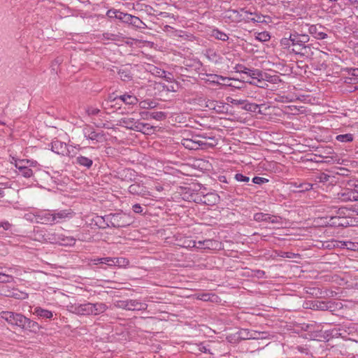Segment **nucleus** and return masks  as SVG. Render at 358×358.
<instances>
[{
  "mask_svg": "<svg viewBox=\"0 0 358 358\" xmlns=\"http://www.w3.org/2000/svg\"><path fill=\"white\" fill-rule=\"evenodd\" d=\"M100 220L106 224V226L101 225V227L103 229L106 227L121 228L130 224L128 215L121 213L106 215L100 217Z\"/></svg>",
  "mask_w": 358,
  "mask_h": 358,
  "instance_id": "1",
  "label": "nucleus"
},
{
  "mask_svg": "<svg viewBox=\"0 0 358 358\" xmlns=\"http://www.w3.org/2000/svg\"><path fill=\"white\" fill-rule=\"evenodd\" d=\"M310 37L308 34H290L289 38L282 40V44L290 48L291 45L296 48H292V51L296 54L300 53L303 49H306V43L309 41Z\"/></svg>",
  "mask_w": 358,
  "mask_h": 358,
  "instance_id": "2",
  "label": "nucleus"
},
{
  "mask_svg": "<svg viewBox=\"0 0 358 358\" xmlns=\"http://www.w3.org/2000/svg\"><path fill=\"white\" fill-rule=\"evenodd\" d=\"M115 307L127 310H144L148 308V304L142 303L136 299L118 300L115 303Z\"/></svg>",
  "mask_w": 358,
  "mask_h": 358,
  "instance_id": "3",
  "label": "nucleus"
},
{
  "mask_svg": "<svg viewBox=\"0 0 358 358\" xmlns=\"http://www.w3.org/2000/svg\"><path fill=\"white\" fill-rule=\"evenodd\" d=\"M240 10L246 15L245 20L247 22H252L254 23H268L269 22V17L263 15L255 11L252 12L250 10H247L245 8H241Z\"/></svg>",
  "mask_w": 358,
  "mask_h": 358,
  "instance_id": "4",
  "label": "nucleus"
},
{
  "mask_svg": "<svg viewBox=\"0 0 358 358\" xmlns=\"http://www.w3.org/2000/svg\"><path fill=\"white\" fill-rule=\"evenodd\" d=\"M308 33L317 40H322L327 38V29L320 24H306Z\"/></svg>",
  "mask_w": 358,
  "mask_h": 358,
  "instance_id": "5",
  "label": "nucleus"
},
{
  "mask_svg": "<svg viewBox=\"0 0 358 358\" xmlns=\"http://www.w3.org/2000/svg\"><path fill=\"white\" fill-rule=\"evenodd\" d=\"M336 198L342 202L357 201V192L348 187L343 188L336 194Z\"/></svg>",
  "mask_w": 358,
  "mask_h": 358,
  "instance_id": "6",
  "label": "nucleus"
},
{
  "mask_svg": "<svg viewBox=\"0 0 358 358\" xmlns=\"http://www.w3.org/2000/svg\"><path fill=\"white\" fill-rule=\"evenodd\" d=\"M24 321V324L21 329L23 331L36 334L42 329V327L37 322L32 320L29 317H26Z\"/></svg>",
  "mask_w": 358,
  "mask_h": 358,
  "instance_id": "7",
  "label": "nucleus"
},
{
  "mask_svg": "<svg viewBox=\"0 0 358 358\" xmlns=\"http://www.w3.org/2000/svg\"><path fill=\"white\" fill-rule=\"evenodd\" d=\"M83 134L85 138L96 142L102 141L104 136L103 132H96L95 129L91 127H85L83 129Z\"/></svg>",
  "mask_w": 358,
  "mask_h": 358,
  "instance_id": "8",
  "label": "nucleus"
},
{
  "mask_svg": "<svg viewBox=\"0 0 358 358\" xmlns=\"http://www.w3.org/2000/svg\"><path fill=\"white\" fill-rule=\"evenodd\" d=\"M227 101L235 105H241L242 108L251 112H255L258 108V105L248 103L246 100L234 99L231 97H227Z\"/></svg>",
  "mask_w": 358,
  "mask_h": 358,
  "instance_id": "9",
  "label": "nucleus"
},
{
  "mask_svg": "<svg viewBox=\"0 0 358 358\" xmlns=\"http://www.w3.org/2000/svg\"><path fill=\"white\" fill-rule=\"evenodd\" d=\"M53 210H43L36 215L38 222L45 224H54Z\"/></svg>",
  "mask_w": 358,
  "mask_h": 358,
  "instance_id": "10",
  "label": "nucleus"
},
{
  "mask_svg": "<svg viewBox=\"0 0 358 358\" xmlns=\"http://www.w3.org/2000/svg\"><path fill=\"white\" fill-rule=\"evenodd\" d=\"M73 312L80 315H90L92 314V303L75 304L72 306Z\"/></svg>",
  "mask_w": 358,
  "mask_h": 358,
  "instance_id": "11",
  "label": "nucleus"
},
{
  "mask_svg": "<svg viewBox=\"0 0 358 358\" xmlns=\"http://www.w3.org/2000/svg\"><path fill=\"white\" fill-rule=\"evenodd\" d=\"M324 159L322 162L327 163H334L338 161V157L331 148H327L324 150L322 154L320 155Z\"/></svg>",
  "mask_w": 358,
  "mask_h": 358,
  "instance_id": "12",
  "label": "nucleus"
},
{
  "mask_svg": "<svg viewBox=\"0 0 358 358\" xmlns=\"http://www.w3.org/2000/svg\"><path fill=\"white\" fill-rule=\"evenodd\" d=\"M113 94H114L110 95L109 97L112 101H122L126 104H128V105H134L138 101L137 98L133 95L124 94V95L113 96Z\"/></svg>",
  "mask_w": 358,
  "mask_h": 358,
  "instance_id": "13",
  "label": "nucleus"
},
{
  "mask_svg": "<svg viewBox=\"0 0 358 358\" xmlns=\"http://www.w3.org/2000/svg\"><path fill=\"white\" fill-rule=\"evenodd\" d=\"M129 192L132 194L145 196L148 195V190L146 187L141 183H134L129 187Z\"/></svg>",
  "mask_w": 358,
  "mask_h": 358,
  "instance_id": "14",
  "label": "nucleus"
},
{
  "mask_svg": "<svg viewBox=\"0 0 358 358\" xmlns=\"http://www.w3.org/2000/svg\"><path fill=\"white\" fill-rule=\"evenodd\" d=\"M328 225L334 227H348L350 225L348 220L346 217L341 216L331 217L327 222Z\"/></svg>",
  "mask_w": 358,
  "mask_h": 358,
  "instance_id": "15",
  "label": "nucleus"
},
{
  "mask_svg": "<svg viewBox=\"0 0 358 358\" xmlns=\"http://www.w3.org/2000/svg\"><path fill=\"white\" fill-rule=\"evenodd\" d=\"M73 212L71 209L62 210L59 211L53 210L54 223L64 220L66 218L73 217Z\"/></svg>",
  "mask_w": 358,
  "mask_h": 358,
  "instance_id": "16",
  "label": "nucleus"
},
{
  "mask_svg": "<svg viewBox=\"0 0 358 358\" xmlns=\"http://www.w3.org/2000/svg\"><path fill=\"white\" fill-rule=\"evenodd\" d=\"M150 71L152 75L159 78H164L166 80H171L173 79V75L171 73L166 72L157 66H150Z\"/></svg>",
  "mask_w": 358,
  "mask_h": 358,
  "instance_id": "17",
  "label": "nucleus"
},
{
  "mask_svg": "<svg viewBox=\"0 0 358 358\" xmlns=\"http://www.w3.org/2000/svg\"><path fill=\"white\" fill-rule=\"evenodd\" d=\"M120 178L124 181L131 182L136 179V172L131 169H124L120 173Z\"/></svg>",
  "mask_w": 358,
  "mask_h": 358,
  "instance_id": "18",
  "label": "nucleus"
},
{
  "mask_svg": "<svg viewBox=\"0 0 358 358\" xmlns=\"http://www.w3.org/2000/svg\"><path fill=\"white\" fill-rule=\"evenodd\" d=\"M51 149L54 152L64 155L67 150V145L66 143L56 140L52 142Z\"/></svg>",
  "mask_w": 358,
  "mask_h": 358,
  "instance_id": "19",
  "label": "nucleus"
},
{
  "mask_svg": "<svg viewBox=\"0 0 358 358\" xmlns=\"http://www.w3.org/2000/svg\"><path fill=\"white\" fill-rule=\"evenodd\" d=\"M33 314L37 316L38 318L42 319H51L53 317V313L52 311L44 309L39 306L34 308Z\"/></svg>",
  "mask_w": 358,
  "mask_h": 358,
  "instance_id": "20",
  "label": "nucleus"
},
{
  "mask_svg": "<svg viewBox=\"0 0 358 358\" xmlns=\"http://www.w3.org/2000/svg\"><path fill=\"white\" fill-rule=\"evenodd\" d=\"M60 232L57 231H45L42 234L43 241L51 243H57L59 238Z\"/></svg>",
  "mask_w": 358,
  "mask_h": 358,
  "instance_id": "21",
  "label": "nucleus"
},
{
  "mask_svg": "<svg viewBox=\"0 0 358 358\" xmlns=\"http://www.w3.org/2000/svg\"><path fill=\"white\" fill-rule=\"evenodd\" d=\"M275 216H271L269 214H266L263 213H257L254 215L253 219L257 222H268L271 223H276L277 221L275 220Z\"/></svg>",
  "mask_w": 358,
  "mask_h": 358,
  "instance_id": "22",
  "label": "nucleus"
},
{
  "mask_svg": "<svg viewBox=\"0 0 358 358\" xmlns=\"http://www.w3.org/2000/svg\"><path fill=\"white\" fill-rule=\"evenodd\" d=\"M22 163H15V166L17 169L18 175H21L24 178H30L33 176V171L30 169V166H23L21 165Z\"/></svg>",
  "mask_w": 358,
  "mask_h": 358,
  "instance_id": "23",
  "label": "nucleus"
},
{
  "mask_svg": "<svg viewBox=\"0 0 358 358\" xmlns=\"http://www.w3.org/2000/svg\"><path fill=\"white\" fill-rule=\"evenodd\" d=\"M57 243L64 246H72L76 243V238L72 236H66L62 233H60Z\"/></svg>",
  "mask_w": 358,
  "mask_h": 358,
  "instance_id": "24",
  "label": "nucleus"
},
{
  "mask_svg": "<svg viewBox=\"0 0 358 358\" xmlns=\"http://www.w3.org/2000/svg\"><path fill=\"white\" fill-rule=\"evenodd\" d=\"M16 314L17 313L12 311H1L0 313V317L1 319L4 320L8 324L12 326L14 322Z\"/></svg>",
  "mask_w": 358,
  "mask_h": 358,
  "instance_id": "25",
  "label": "nucleus"
},
{
  "mask_svg": "<svg viewBox=\"0 0 358 358\" xmlns=\"http://www.w3.org/2000/svg\"><path fill=\"white\" fill-rule=\"evenodd\" d=\"M92 315H97L104 313L108 309V306L104 303H92Z\"/></svg>",
  "mask_w": 358,
  "mask_h": 358,
  "instance_id": "26",
  "label": "nucleus"
},
{
  "mask_svg": "<svg viewBox=\"0 0 358 358\" xmlns=\"http://www.w3.org/2000/svg\"><path fill=\"white\" fill-rule=\"evenodd\" d=\"M197 137H199V136H196L194 137V141H195V143H198V145L199 144V148H213L214 146L216 145L217 144V142H216V140L215 138V137H208V139L213 141V143H207V142H205L203 141H201V140H199V139H197L196 138ZM197 145V143H196Z\"/></svg>",
  "mask_w": 358,
  "mask_h": 358,
  "instance_id": "27",
  "label": "nucleus"
},
{
  "mask_svg": "<svg viewBox=\"0 0 358 358\" xmlns=\"http://www.w3.org/2000/svg\"><path fill=\"white\" fill-rule=\"evenodd\" d=\"M76 164H78V165L84 166L87 169H90L93 164V161L92 159L82 155L78 156L76 159Z\"/></svg>",
  "mask_w": 358,
  "mask_h": 358,
  "instance_id": "28",
  "label": "nucleus"
},
{
  "mask_svg": "<svg viewBox=\"0 0 358 358\" xmlns=\"http://www.w3.org/2000/svg\"><path fill=\"white\" fill-rule=\"evenodd\" d=\"M118 75L121 80L124 81L129 80L131 79V74L128 67H122L118 71Z\"/></svg>",
  "mask_w": 358,
  "mask_h": 358,
  "instance_id": "29",
  "label": "nucleus"
},
{
  "mask_svg": "<svg viewBox=\"0 0 358 358\" xmlns=\"http://www.w3.org/2000/svg\"><path fill=\"white\" fill-rule=\"evenodd\" d=\"M128 24H131L137 28H144L146 27V24L139 17L132 15Z\"/></svg>",
  "mask_w": 358,
  "mask_h": 358,
  "instance_id": "30",
  "label": "nucleus"
},
{
  "mask_svg": "<svg viewBox=\"0 0 358 358\" xmlns=\"http://www.w3.org/2000/svg\"><path fill=\"white\" fill-rule=\"evenodd\" d=\"M26 317H27L22 313H17L12 327H17L21 329L24 322V320L26 319Z\"/></svg>",
  "mask_w": 358,
  "mask_h": 358,
  "instance_id": "31",
  "label": "nucleus"
},
{
  "mask_svg": "<svg viewBox=\"0 0 358 358\" xmlns=\"http://www.w3.org/2000/svg\"><path fill=\"white\" fill-rule=\"evenodd\" d=\"M196 143H195L194 139H183L182 140V145L187 149L189 150H197L199 148V144L196 145Z\"/></svg>",
  "mask_w": 358,
  "mask_h": 358,
  "instance_id": "32",
  "label": "nucleus"
},
{
  "mask_svg": "<svg viewBox=\"0 0 358 358\" xmlns=\"http://www.w3.org/2000/svg\"><path fill=\"white\" fill-rule=\"evenodd\" d=\"M336 139L342 143L352 142L354 139V135L352 134H339L336 136Z\"/></svg>",
  "mask_w": 358,
  "mask_h": 358,
  "instance_id": "33",
  "label": "nucleus"
},
{
  "mask_svg": "<svg viewBox=\"0 0 358 358\" xmlns=\"http://www.w3.org/2000/svg\"><path fill=\"white\" fill-rule=\"evenodd\" d=\"M212 36L216 39L221 40L222 41H226L229 39L228 36L225 33L218 29H213L212 31Z\"/></svg>",
  "mask_w": 358,
  "mask_h": 358,
  "instance_id": "34",
  "label": "nucleus"
},
{
  "mask_svg": "<svg viewBox=\"0 0 358 358\" xmlns=\"http://www.w3.org/2000/svg\"><path fill=\"white\" fill-rule=\"evenodd\" d=\"M136 120L131 117H124L120 120V123L129 129H132Z\"/></svg>",
  "mask_w": 358,
  "mask_h": 358,
  "instance_id": "35",
  "label": "nucleus"
},
{
  "mask_svg": "<svg viewBox=\"0 0 358 358\" xmlns=\"http://www.w3.org/2000/svg\"><path fill=\"white\" fill-rule=\"evenodd\" d=\"M157 102L151 100H144L140 102V107L143 109H152L157 107Z\"/></svg>",
  "mask_w": 358,
  "mask_h": 358,
  "instance_id": "36",
  "label": "nucleus"
},
{
  "mask_svg": "<svg viewBox=\"0 0 358 358\" xmlns=\"http://www.w3.org/2000/svg\"><path fill=\"white\" fill-rule=\"evenodd\" d=\"M330 176L325 173H319L315 176V182L325 183L329 180Z\"/></svg>",
  "mask_w": 358,
  "mask_h": 358,
  "instance_id": "37",
  "label": "nucleus"
},
{
  "mask_svg": "<svg viewBox=\"0 0 358 358\" xmlns=\"http://www.w3.org/2000/svg\"><path fill=\"white\" fill-rule=\"evenodd\" d=\"M99 263L107 264L108 266H116V263L117 262V260H115V258L113 257H103L98 259Z\"/></svg>",
  "mask_w": 358,
  "mask_h": 358,
  "instance_id": "38",
  "label": "nucleus"
},
{
  "mask_svg": "<svg viewBox=\"0 0 358 358\" xmlns=\"http://www.w3.org/2000/svg\"><path fill=\"white\" fill-rule=\"evenodd\" d=\"M255 38L259 41L266 42L269 41V39L271 38V36L268 32L262 31L257 33L255 36Z\"/></svg>",
  "mask_w": 358,
  "mask_h": 358,
  "instance_id": "39",
  "label": "nucleus"
},
{
  "mask_svg": "<svg viewBox=\"0 0 358 358\" xmlns=\"http://www.w3.org/2000/svg\"><path fill=\"white\" fill-rule=\"evenodd\" d=\"M150 115L152 117V119L158 121L165 120L167 117V114L162 111L152 112V114Z\"/></svg>",
  "mask_w": 358,
  "mask_h": 358,
  "instance_id": "40",
  "label": "nucleus"
},
{
  "mask_svg": "<svg viewBox=\"0 0 358 358\" xmlns=\"http://www.w3.org/2000/svg\"><path fill=\"white\" fill-rule=\"evenodd\" d=\"M148 9H150L147 4L142 3L139 1L135 3L134 10L136 12H142L144 10H148Z\"/></svg>",
  "mask_w": 358,
  "mask_h": 358,
  "instance_id": "41",
  "label": "nucleus"
},
{
  "mask_svg": "<svg viewBox=\"0 0 358 358\" xmlns=\"http://www.w3.org/2000/svg\"><path fill=\"white\" fill-rule=\"evenodd\" d=\"M346 185L349 189H351L352 191L358 192V180L357 179H350L347 181Z\"/></svg>",
  "mask_w": 358,
  "mask_h": 358,
  "instance_id": "42",
  "label": "nucleus"
},
{
  "mask_svg": "<svg viewBox=\"0 0 358 358\" xmlns=\"http://www.w3.org/2000/svg\"><path fill=\"white\" fill-rule=\"evenodd\" d=\"M295 186L297 188H299V192H306V191H308V190H310V189H311L313 188V185L310 184V183H308V182L300 183L298 185L296 183Z\"/></svg>",
  "mask_w": 358,
  "mask_h": 358,
  "instance_id": "43",
  "label": "nucleus"
},
{
  "mask_svg": "<svg viewBox=\"0 0 358 358\" xmlns=\"http://www.w3.org/2000/svg\"><path fill=\"white\" fill-rule=\"evenodd\" d=\"M131 14H128V13L120 11V13L118 14L117 20H120L122 22L128 24L129 19L131 18Z\"/></svg>",
  "mask_w": 358,
  "mask_h": 358,
  "instance_id": "44",
  "label": "nucleus"
},
{
  "mask_svg": "<svg viewBox=\"0 0 358 358\" xmlns=\"http://www.w3.org/2000/svg\"><path fill=\"white\" fill-rule=\"evenodd\" d=\"M275 99L278 101H281V102H283V103H287V102H292L294 101V96L293 95L290 96V95H288V96H280V95H278V97L275 98Z\"/></svg>",
  "mask_w": 358,
  "mask_h": 358,
  "instance_id": "45",
  "label": "nucleus"
},
{
  "mask_svg": "<svg viewBox=\"0 0 358 358\" xmlns=\"http://www.w3.org/2000/svg\"><path fill=\"white\" fill-rule=\"evenodd\" d=\"M13 280V277L12 275L0 273V282L8 283L12 282Z\"/></svg>",
  "mask_w": 358,
  "mask_h": 358,
  "instance_id": "46",
  "label": "nucleus"
},
{
  "mask_svg": "<svg viewBox=\"0 0 358 358\" xmlns=\"http://www.w3.org/2000/svg\"><path fill=\"white\" fill-rule=\"evenodd\" d=\"M250 83H252V84H255L258 87H261V88H268V87H271L268 84H266V86L265 87L263 84H265V82L264 81H261L260 80H258L255 77H252V80L250 81Z\"/></svg>",
  "mask_w": 358,
  "mask_h": 358,
  "instance_id": "47",
  "label": "nucleus"
},
{
  "mask_svg": "<svg viewBox=\"0 0 358 358\" xmlns=\"http://www.w3.org/2000/svg\"><path fill=\"white\" fill-rule=\"evenodd\" d=\"M145 127V124H144L143 122H141L139 121H136L131 130L142 132L143 131V129Z\"/></svg>",
  "mask_w": 358,
  "mask_h": 358,
  "instance_id": "48",
  "label": "nucleus"
},
{
  "mask_svg": "<svg viewBox=\"0 0 358 358\" xmlns=\"http://www.w3.org/2000/svg\"><path fill=\"white\" fill-rule=\"evenodd\" d=\"M350 173V170L343 167L338 168V171H336V174L341 176H348Z\"/></svg>",
  "mask_w": 358,
  "mask_h": 358,
  "instance_id": "49",
  "label": "nucleus"
},
{
  "mask_svg": "<svg viewBox=\"0 0 358 358\" xmlns=\"http://www.w3.org/2000/svg\"><path fill=\"white\" fill-rule=\"evenodd\" d=\"M144 124H145V127H144L143 131H142L143 134H146V135H150V134H152L155 131V127L150 126L147 123H144Z\"/></svg>",
  "mask_w": 358,
  "mask_h": 358,
  "instance_id": "50",
  "label": "nucleus"
},
{
  "mask_svg": "<svg viewBox=\"0 0 358 358\" xmlns=\"http://www.w3.org/2000/svg\"><path fill=\"white\" fill-rule=\"evenodd\" d=\"M234 178L238 182H248L250 181L249 177L243 176L241 173H236Z\"/></svg>",
  "mask_w": 358,
  "mask_h": 358,
  "instance_id": "51",
  "label": "nucleus"
},
{
  "mask_svg": "<svg viewBox=\"0 0 358 358\" xmlns=\"http://www.w3.org/2000/svg\"><path fill=\"white\" fill-rule=\"evenodd\" d=\"M236 69H237V71H241V72H243V73H244L245 74L250 75L252 73V76H255L256 75V73H255V72L253 71H252L251 69L245 68V67H243V66H238L236 67Z\"/></svg>",
  "mask_w": 358,
  "mask_h": 358,
  "instance_id": "52",
  "label": "nucleus"
},
{
  "mask_svg": "<svg viewBox=\"0 0 358 358\" xmlns=\"http://www.w3.org/2000/svg\"><path fill=\"white\" fill-rule=\"evenodd\" d=\"M120 10H118L110 9L108 10L106 15L108 17L117 19Z\"/></svg>",
  "mask_w": 358,
  "mask_h": 358,
  "instance_id": "53",
  "label": "nucleus"
},
{
  "mask_svg": "<svg viewBox=\"0 0 358 358\" xmlns=\"http://www.w3.org/2000/svg\"><path fill=\"white\" fill-rule=\"evenodd\" d=\"M268 180L265 178L255 176L252 178V182L257 185H262L268 182Z\"/></svg>",
  "mask_w": 358,
  "mask_h": 358,
  "instance_id": "54",
  "label": "nucleus"
},
{
  "mask_svg": "<svg viewBox=\"0 0 358 358\" xmlns=\"http://www.w3.org/2000/svg\"><path fill=\"white\" fill-rule=\"evenodd\" d=\"M182 246L185 247V248H194V246H195V241H192V240H189V239H186V240L184 241V242L182 243Z\"/></svg>",
  "mask_w": 358,
  "mask_h": 358,
  "instance_id": "55",
  "label": "nucleus"
},
{
  "mask_svg": "<svg viewBox=\"0 0 358 358\" xmlns=\"http://www.w3.org/2000/svg\"><path fill=\"white\" fill-rule=\"evenodd\" d=\"M132 210L136 213H138V214H143V208L138 203L134 204L132 206Z\"/></svg>",
  "mask_w": 358,
  "mask_h": 358,
  "instance_id": "56",
  "label": "nucleus"
},
{
  "mask_svg": "<svg viewBox=\"0 0 358 358\" xmlns=\"http://www.w3.org/2000/svg\"><path fill=\"white\" fill-rule=\"evenodd\" d=\"M115 260H117L118 263H116V266L127 265L129 264V261L125 258H115Z\"/></svg>",
  "mask_w": 358,
  "mask_h": 358,
  "instance_id": "57",
  "label": "nucleus"
},
{
  "mask_svg": "<svg viewBox=\"0 0 358 358\" xmlns=\"http://www.w3.org/2000/svg\"><path fill=\"white\" fill-rule=\"evenodd\" d=\"M100 112V110L94 108H89L87 110V113L89 115H96Z\"/></svg>",
  "mask_w": 358,
  "mask_h": 358,
  "instance_id": "58",
  "label": "nucleus"
},
{
  "mask_svg": "<svg viewBox=\"0 0 358 358\" xmlns=\"http://www.w3.org/2000/svg\"><path fill=\"white\" fill-rule=\"evenodd\" d=\"M203 241V249H210L213 247V241L204 240Z\"/></svg>",
  "mask_w": 358,
  "mask_h": 358,
  "instance_id": "59",
  "label": "nucleus"
},
{
  "mask_svg": "<svg viewBox=\"0 0 358 358\" xmlns=\"http://www.w3.org/2000/svg\"><path fill=\"white\" fill-rule=\"evenodd\" d=\"M229 13H230V15L229 16V17H232L233 16H234L235 17L237 18V20H239V18H241V15H239V12L236 10H229Z\"/></svg>",
  "mask_w": 358,
  "mask_h": 358,
  "instance_id": "60",
  "label": "nucleus"
},
{
  "mask_svg": "<svg viewBox=\"0 0 358 358\" xmlns=\"http://www.w3.org/2000/svg\"><path fill=\"white\" fill-rule=\"evenodd\" d=\"M15 163H22L21 165L23 166H31L34 164V162H30L29 160H19L18 162H15Z\"/></svg>",
  "mask_w": 358,
  "mask_h": 358,
  "instance_id": "61",
  "label": "nucleus"
},
{
  "mask_svg": "<svg viewBox=\"0 0 358 358\" xmlns=\"http://www.w3.org/2000/svg\"><path fill=\"white\" fill-rule=\"evenodd\" d=\"M11 226V224H10L8 221L1 222V227H2L4 230L10 229Z\"/></svg>",
  "mask_w": 358,
  "mask_h": 358,
  "instance_id": "62",
  "label": "nucleus"
},
{
  "mask_svg": "<svg viewBox=\"0 0 358 358\" xmlns=\"http://www.w3.org/2000/svg\"><path fill=\"white\" fill-rule=\"evenodd\" d=\"M152 114V112H142L141 113V115L144 120H150L152 119V117L150 115Z\"/></svg>",
  "mask_w": 358,
  "mask_h": 358,
  "instance_id": "63",
  "label": "nucleus"
},
{
  "mask_svg": "<svg viewBox=\"0 0 358 358\" xmlns=\"http://www.w3.org/2000/svg\"><path fill=\"white\" fill-rule=\"evenodd\" d=\"M199 298L204 301H211L209 294H203Z\"/></svg>",
  "mask_w": 358,
  "mask_h": 358,
  "instance_id": "64",
  "label": "nucleus"
}]
</instances>
